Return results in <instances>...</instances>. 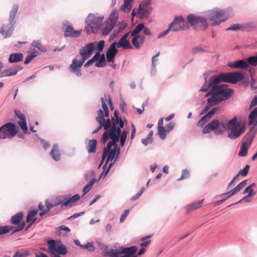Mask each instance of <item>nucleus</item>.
<instances>
[{"mask_svg": "<svg viewBox=\"0 0 257 257\" xmlns=\"http://www.w3.org/2000/svg\"><path fill=\"white\" fill-rule=\"evenodd\" d=\"M114 115L115 118L112 119V125L109 132H104L100 140L102 144H105L109 138L111 140L108 143L106 147L104 149L101 163L107 157L104 166L109 161H112L115 157V160H116L120 154V149L117 147L116 143L119 141V135L121 133L120 128L123 127L124 124L121 118L118 117L116 111L114 112Z\"/></svg>", "mask_w": 257, "mask_h": 257, "instance_id": "nucleus-1", "label": "nucleus"}, {"mask_svg": "<svg viewBox=\"0 0 257 257\" xmlns=\"http://www.w3.org/2000/svg\"><path fill=\"white\" fill-rule=\"evenodd\" d=\"M243 78L244 75L240 72L221 73L218 76H213L209 79L208 82H205L199 91H206L210 87H212L213 85L218 84L221 81L234 84Z\"/></svg>", "mask_w": 257, "mask_h": 257, "instance_id": "nucleus-2", "label": "nucleus"}, {"mask_svg": "<svg viewBox=\"0 0 257 257\" xmlns=\"http://www.w3.org/2000/svg\"><path fill=\"white\" fill-rule=\"evenodd\" d=\"M223 128L227 131V137L232 140L237 139L244 132V126L238 121L236 117L223 124Z\"/></svg>", "mask_w": 257, "mask_h": 257, "instance_id": "nucleus-3", "label": "nucleus"}, {"mask_svg": "<svg viewBox=\"0 0 257 257\" xmlns=\"http://www.w3.org/2000/svg\"><path fill=\"white\" fill-rule=\"evenodd\" d=\"M19 9L18 5H14L10 11L9 21V24H4L0 29V34L5 38L11 36L14 31V25L16 22L15 18Z\"/></svg>", "mask_w": 257, "mask_h": 257, "instance_id": "nucleus-4", "label": "nucleus"}, {"mask_svg": "<svg viewBox=\"0 0 257 257\" xmlns=\"http://www.w3.org/2000/svg\"><path fill=\"white\" fill-rule=\"evenodd\" d=\"M103 17H98L94 14H90L86 19L87 25L85 27V31L87 34L97 33L101 24Z\"/></svg>", "mask_w": 257, "mask_h": 257, "instance_id": "nucleus-5", "label": "nucleus"}, {"mask_svg": "<svg viewBox=\"0 0 257 257\" xmlns=\"http://www.w3.org/2000/svg\"><path fill=\"white\" fill-rule=\"evenodd\" d=\"M18 127L12 122H7L0 127V139H12L18 133Z\"/></svg>", "mask_w": 257, "mask_h": 257, "instance_id": "nucleus-6", "label": "nucleus"}, {"mask_svg": "<svg viewBox=\"0 0 257 257\" xmlns=\"http://www.w3.org/2000/svg\"><path fill=\"white\" fill-rule=\"evenodd\" d=\"M205 17L212 22L211 25L213 26L219 25L227 19L222 10L209 11L206 13Z\"/></svg>", "mask_w": 257, "mask_h": 257, "instance_id": "nucleus-7", "label": "nucleus"}, {"mask_svg": "<svg viewBox=\"0 0 257 257\" xmlns=\"http://www.w3.org/2000/svg\"><path fill=\"white\" fill-rule=\"evenodd\" d=\"M189 28L188 24L182 17H176L174 21L170 24L169 27L164 32L166 36L171 30L177 32L186 30Z\"/></svg>", "mask_w": 257, "mask_h": 257, "instance_id": "nucleus-8", "label": "nucleus"}, {"mask_svg": "<svg viewBox=\"0 0 257 257\" xmlns=\"http://www.w3.org/2000/svg\"><path fill=\"white\" fill-rule=\"evenodd\" d=\"M188 23L194 26L196 30H204L207 28V23L205 18L190 14L187 17Z\"/></svg>", "mask_w": 257, "mask_h": 257, "instance_id": "nucleus-9", "label": "nucleus"}, {"mask_svg": "<svg viewBox=\"0 0 257 257\" xmlns=\"http://www.w3.org/2000/svg\"><path fill=\"white\" fill-rule=\"evenodd\" d=\"M118 18L117 11L115 10H112L104 23V28L102 29L103 35H107L111 31L117 21Z\"/></svg>", "mask_w": 257, "mask_h": 257, "instance_id": "nucleus-10", "label": "nucleus"}, {"mask_svg": "<svg viewBox=\"0 0 257 257\" xmlns=\"http://www.w3.org/2000/svg\"><path fill=\"white\" fill-rule=\"evenodd\" d=\"M79 198L80 196L78 195V194H76L70 199H65L62 201L53 204L50 203L48 200H46L45 205L46 206V208H45V209H46L47 211L49 212L52 208L59 205H61V206H72L76 201L79 199Z\"/></svg>", "mask_w": 257, "mask_h": 257, "instance_id": "nucleus-11", "label": "nucleus"}, {"mask_svg": "<svg viewBox=\"0 0 257 257\" xmlns=\"http://www.w3.org/2000/svg\"><path fill=\"white\" fill-rule=\"evenodd\" d=\"M254 135V133L249 132L244 136L243 138L244 141L241 145L240 150L238 153V155L240 156L245 157L247 155L248 148L251 144Z\"/></svg>", "mask_w": 257, "mask_h": 257, "instance_id": "nucleus-12", "label": "nucleus"}, {"mask_svg": "<svg viewBox=\"0 0 257 257\" xmlns=\"http://www.w3.org/2000/svg\"><path fill=\"white\" fill-rule=\"evenodd\" d=\"M223 124H225V123L221 122L217 119L213 120L203 128L202 132L203 134H208L210 131L214 130L216 134L222 133V131L219 128L220 126L223 127Z\"/></svg>", "mask_w": 257, "mask_h": 257, "instance_id": "nucleus-13", "label": "nucleus"}, {"mask_svg": "<svg viewBox=\"0 0 257 257\" xmlns=\"http://www.w3.org/2000/svg\"><path fill=\"white\" fill-rule=\"evenodd\" d=\"M24 217V214L23 212H20L16 213L13 215L11 219V222L14 225H17V227L14 230V232L19 231L22 230L25 225V222H22Z\"/></svg>", "mask_w": 257, "mask_h": 257, "instance_id": "nucleus-14", "label": "nucleus"}, {"mask_svg": "<svg viewBox=\"0 0 257 257\" xmlns=\"http://www.w3.org/2000/svg\"><path fill=\"white\" fill-rule=\"evenodd\" d=\"M94 49V44L93 43H88L80 49L79 52L83 61H85L92 55Z\"/></svg>", "mask_w": 257, "mask_h": 257, "instance_id": "nucleus-15", "label": "nucleus"}, {"mask_svg": "<svg viewBox=\"0 0 257 257\" xmlns=\"http://www.w3.org/2000/svg\"><path fill=\"white\" fill-rule=\"evenodd\" d=\"M84 62L82 59L78 60L77 57L75 58L69 67L70 70L72 73H76L78 76H81L82 74L79 68L82 66Z\"/></svg>", "mask_w": 257, "mask_h": 257, "instance_id": "nucleus-16", "label": "nucleus"}, {"mask_svg": "<svg viewBox=\"0 0 257 257\" xmlns=\"http://www.w3.org/2000/svg\"><path fill=\"white\" fill-rule=\"evenodd\" d=\"M98 116L96 118V121L99 122V124L101 123L102 127H103L104 130L107 132V130L110 127L111 125V121L110 119L107 118L106 121L104 118V114L102 110L100 109L97 111ZM108 132L109 133V131Z\"/></svg>", "mask_w": 257, "mask_h": 257, "instance_id": "nucleus-17", "label": "nucleus"}, {"mask_svg": "<svg viewBox=\"0 0 257 257\" xmlns=\"http://www.w3.org/2000/svg\"><path fill=\"white\" fill-rule=\"evenodd\" d=\"M116 47H117L116 43H112L106 52V59L108 62L113 61L115 56L118 53V50L116 48Z\"/></svg>", "mask_w": 257, "mask_h": 257, "instance_id": "nucleus-18", "label": "nucleus"}, {"mask_svg": "<svg viewBox=\"0 0 257 257\" xmlns=\"http://www.w3.org/2000/svg\"><path fill=\"white\" fill-rule=\"evenodd\" d=\"M130 32L126 33L119 40L118 43H116V46L117 48L122 47L123 49H131L132 48V46L128 40H127Z\"/></svg>", "mask_w": 257, "mask_h": 257, "instance_id": "nucleus-19", "label": "nucleus"}, {"mask_svg": "<svg viewBox=\"0 0 257 257\" xmlns=\"http://www.w3.org/2000/svg\"><path fill=\"white\" fill-rule=\"evenodd\" d=\"M38 214V210L36 209L30 208L27 214L26 217V222L29 223L27 229L32 225L35 221H37V219L35 216Z\"/></svg>", "mask_w": 257, "mask_h": 257, "instance_id": "nucleus-20", "label": "nucleus"}, {"mask_svg": "<svg viewBox=\"0 0 257 257\" xmlns=\"http://www.w3.org/2000/svg\"><path fill=\"white\" fill-rule=\"evenodd\" d=\"M121 254V246L118 245L112 246L109 250L105 253V255L110 257H118Z\"/></svg>", "mask_w": 257, "mask_h": 257, "instance_id": "nucleus-21", "label": "nucleus"}, {"mask_svg": "<svg viewBox=\"0 0 257 257\" xmlns=\"http://www.w3.org/2000/svg\"><path fill=\"white\" fill-rule=\"evenodd\" d=\"M228 66L230 68L246 69L248 67V65L247 62L243 60H239L233 63H229Z\"/></svg>", "mask_w": 257, "mask_h": 257, "instance_id": "nucleus-22", "label": "nucleus"}, {"mask_svg": "<svg viewBox=\"0 0 257 257\" xmlns=\"http://www.w3.org/2000/svg\"><path fill=\"white\" fill-rule=\"evenodd\" d=\"M203 201L204 199H202V200L198 201L187 205L185 207L186 213H188L201 207Z\"/></svg>", "mask_w": 257, "mask_h": 257, "instance_id": "nucleus-23", "label": "nucleus"}, {"mask_svg": "<svg viewBox=\"0 0 257 257\" xmlns=\"http://www.w3.org/2000/svg\"><path fill=\"white\" fill-rule=\"evenodd\" d=\"M248 119V125H253V126L257 125V107H254L250 112Z\"/></svg>", "mask_w": 257, "mask_h": 257, "instance_id": "nucleus-24", "label": "nucleus"}, {"mask_svg": "<svg viewBox=\"0 0 257 257\" xmlns=\"http://www.w3.org/2000/svg\"><path fill=\"white\" fill-rule=\"evenodd\" d=\"M151 8L150 7L146 6L142 4H140L139 10H138V15L142 18L147 17L151 13Z\"/></svg>", "mask_w": 257, "mask_h": 257, "instance_id": "nucleus-25", "label": "nucleus"}, {"mask_svg": "<svg viewBox=\"0 0 257 257\" xmlns=\"http://www.w3.org/2000/svg\"><path fill=\"white\" fill-rule=\"evenodd\" d=\"M81 30L75 31L72 26H68L65 31L66 37H76L80 35Z\"/></svg>", "mask_w": 257, "mask_h": 257, "instance_id": "nucleus-26", "label": "nucleus"}, {"mask_svg": "<svg viewBox=\"0 0 257 257\" xmlns=\"http://www.w3.org/2000/svg\"><path fill=\"white\" fill-rule=\"evenodd\" d=\"M132 43L136 49H139L143 45L145 37L143 36H133Z\"/></svg>", "mask_w": 257, "mask_h": 257, "instance_id": "nucleus-27", "label": "nucleus"}, {"mask_svg": "<svg viewBox=\"0 0 257 257\" xmlns=\"http://www.w3.org/2000/svg\"><path fill=\"white\" fill-rule=\"evenodd\" d=\"M225 86L223 85H219L218 84H214L212 86V88L210 90V93H207L205 96H208L209 94H213L217 96H219Z\"/></svg>", "mask_w": 257, "mask_h": 257, "instance_id": "nucleus-28", "label": "nucleus"}, {"mask_svg": "<svg viewBox=\"0 0 257 257\" xmlns=\"http://www.w3.org/2000/svg\"><path fill=\"white\" fill-rule=\"evenodd\" d=\"M137 249L138 248L136 246H132L128 247H121V253L128 256H135L134 254L136 253Z\"/></svg>", "mask_w": 257, "mask_h": 257, "instance_id": "nucleus-29", "label": "nucleus"}, {"mask_svg": "<svg viewBox=\"0 0 257 257\" xmlns=\"http://www.w3.org/2000/svg\"><path fill=\"white\" fill-rule=\"evenodd\" d=\"M23 59V55L21 53H13L9 58V61L11 63H17L21 62Z\"/></svg>", "mask_w": 257, "mask_h": 257, "instance_id": "nucleus-30", "label": "nucleus"}, {"mask_svg": "<svg viewBox=\"0 0 257 257\" xmlns=\"http://www.w3.org/2000/svg\"><path fill=\"white\" fill-rule=\"evenodd\" d=\"M51 157L55 160L59 161L61 158V154L58 149V146L57 144L53 145V148L50 152Z\"/></svg>", "mask_w": 257, "mask_h": 257, "instance_id": "nucleus-31", "label": "nucleus"}, {"mask_svg": "<svg viewBox=\"0 0 257 257\" xmlns=\"http://www.w3.org/2000/svg\"><path fill=\"white\" fill-rule=\"evenodd\" d=\"M48 244V250L51 253V255L56 253V250L58 246L56 241L53 239L49 240L47 241Z\"/></svg>", "mask_w": 257, "mask_h": 257, "instance_id": "nucleus-32", "label": "nucleus"}, {"mask_svg": "<svg viewBox=\"0 0 257 257\" xmlns=\"http://www.w3.org/2000/svg\"><path fill=\"white\" fill-rule=\"evenodd\" d=\"M211 94V97L207 99V103L209 106H212L214 105L217 104L221 101V99H220L218 96L213 94Z\"/></svg>", "mask_w": 257, "mask_h": 257, "instance_id": "nucleus-33", "label": "nucleus"}, {"mask_svg": "<svg viewBox=\"0 0 257 257\" xmlns=\"http://www.w3.org/2000/svg\"><path fill=\"white\" fill-rule=\"evenodd\" d=\"M232 93V90L231 89L224 87L218 96L220 99H221V101L226 100L230 97Z\"/></svg>", "mask_w": 257, "mask_h": 257, "instance_id": "nucleus-34", "label": "nucleus"}, {"mask_svg": "<svg viewBox=\"0 0 257 257\" xmlns=\"http://www.w3.org/2000/svg\"><path fill=\"white\" fill-rule=\"evenodd\" d=\"M32 46L34 47V52L37 53V50L42 52L46 51V49L45 47L41 44L39 41H34L32 44Z\"/></svg>", "mask_w": 257, "mask_h": 257, "instance_id": "nucleus-35", "label": "nucleus"}, {"mask_svg": "<svg viewBox=\"0 0 257 257\" xmlns=\"http://www.w3.org/2000/svg\"><path fill=\"white\" fill-rule=\"evenodd\" d=\"M133 0H124L123 4L121 6L120 9L124 12H129L132 8V2Z\"/></svg>", "mask_w": 257, "mask_h": 257, "instance_id": "nucleus-36", "label": "nucleus"}, {"mask_svg": "<svg viewBox=\"0 0 257 257\" xmlns=\"http://www.w3.org/2000/svg\"><path fill=\"white\" fill-rule=\"evenodd\" d=\"M97 145V140L93 139L90 140L87 147V150L89 153H95Z\"/></svg>", "mask_w": 257, "mask_h": 257, "instance_id": "nucleus-37", "label": "nucleus"}, {"mask_svg": "<svg viewBox=\"0 0 257 257\" xmlns=\"http://www.w3.org/2000/svg\"><path fill=\"white\" fill-rule=\"evenodd\" d=\"M234 194H230L228 195V194H223L219 196V198L220 199L219 200L216 201L214 202V205L215 206H217L221 203H222L224 201H225L227 199L231 197V196Z\"/></svg>", "mask_w": 257, "mask_h": 257, "instance_id": "nucleus-38", "label": "nucleus"}, {"mask_svg": "<svg viewBox=\"0 0 257 257\" xmlns=\"http://www.w3.org/2000/svg\"><path fill=\"white\" fill-rule=\"evenodd\" d=\"M246 180H244L240 182L239 184H238L235 187L231 190L230 191L227 193H237L241 191V190L245 187L246 185Z\"/></svg>", "mask_w": 257, "mask_h": 257, "instance_id": "nucleus-39", "label": "nucleus"}, {"mask_svg": "<svg viewBox=\"0 0 257 257\" xmlns=\"http://www.w3.org/2000/svg\"><path fill=\"white\" fill-rule=\"evenodd\" d=\"M144 28V24L141 23L139 24L136 27V28L131 33L132 36H140L139 33L143 30Z\"/></svg>", "mask_w": 257, "mask_h": 257, "instance_id": "nucleus-40", "label": "nucleus"}, {"mask_svg": "<svg viewBox=\"0 0 257 257\" xmlns=\"http://www.w3.org/2000/svg\"><path fill=\"white\" fill-rule=\"evenodd\" d=\"M95 66L97 67H102L105 65V60L104 54L100 55L99 53V56L97 57V60L95 61Z\"/></svg>", "mask_w": 257, "mask_h": 257, "instance_id": "nucleus-41", "label": "nucleus"}, {"mask_svg": "<svg viewBox=\"0 0 257 257\" xmlns=\"http://www.w3.org/2000/svg\"><path fill=\"white\" fill-rule=\"evenodd\" d=\"M106 100V98L105 97H102L101 98L102 107L104 111V112H103L104 116H105V117H108L109 116V110H108L107 106L105 103Z\"/></svg>", "mask_w": 257, "mask_h": 257, "instance_id": "nucleus-42", "label": "nucleus"}, {"mask_svg": "<svg viewBox=\"0 0 257 257\" xmlns=\"http://www.w3.org/2000/svg\"><path fill=\"white\" fill-rule=\"evenodd\" d=\"M254 194H247L246 196H244L239 201L232 203L231 205H233L240 202H249L252 200Z\"/></svg>", "mask_w": 257, "mask_h": 257, "instance_id": "nucleus-43", "label": "nucleus"}, {"mask_svg": "<svg viewBox=\"0 0 257 257\" xmlns=\"http://www.w3.org/2000/svg\"><path fill=\"white\" fill-rule=\"evenodd\" d=\"M67 253V247L63 244H61L58 245L57 250L56 253L58 254L65 255Z\"/></svg>", "mask_w": 257, "mask_h": 257, "instance_id": "nucleus-44", "label": "nucleus"}, {"mask_svg": "<svg viewBox=\"0 0 257 257\" xmlns=\"http://www.w3.org/2000/svg\"><path fill=\"white\" fill-rule=\"evenodd\" d=\"M18 124L20 126L21 128L23 131L24 134H29L28 131V127L27 125L26 119L24 120H20L18 122Z\"/></svg>", "mask_w": 257, "mask_h": 257, "instance_id": "nucleus-45", "label": "nucleus"}, {"mask_svg": "<svg viewBox=\"0 0 257 257\" xmlns=\"http://www.w3.org/2000/svg\"><path fill=\"white\" fill-rule=\"evenodd\" d=\"M96 179H91L88 184L84 187L83 189V193H87L90 189L92 187L93 184L96 182Z\"/></svg>", "mask_w": 257, "mask_h": 257, "instance_id": "nucleus-46", "label": "nucleus"}, {"mask_svg": "<svg viewBox=\"0 0 257 257\" xmlns=\"http://www.w3.org/2000/svg\"><path fill=\"white\" fill-rule=\"evenodd\" d=\"M247 63L252 66H256L257 65V55L256 56L249 57L247 59Z\"/></svg>", "mask_w": 257, "mask_h": 257, "instance_id": "nucleus-47", "label": "nucleus"}, {"mask_svg": "<svg viewBox=\"0 0 257 257\" xmlns=\"http://www.w3.org/2000/svg\"><path fill=\"white\" fill-rule=\"evenodd\" d=\"M29 251L28 250L17 251L13 255V257H27L29 255Z\"/></svg>", "mask_w": 257, "mask_h": 257, "instance_id": "nucleus-48", "label": "nucleus"}, {"mask_svg": "<svg viewBox=\"0 0 257 257\" xmlns=\"http://www.w3.org/2000/svg\"><path fill=\"white\" fill-rule=\"evenodd\" d=\"M99 56V53L97 52L95 55L90 60H89L85 64L84 66L86 67H89L94 62L97 60V57Z\"/></svg>", "mask_w": 257, "mask_h": 257, "instance_id": "nucleus-49", "label": "nucleus"}, {"mask_svg": "<svg viewBox=\"0 0 257 257\" xmlns=\"http://www.w3.org/2000/svg\"><path fill=\"white\" fill-rule=\"evenodd\" d=\"M13 229V226H0V235L5 234L6 233L9 232Z\"/></svg>", "mask_w": 257, "mask_h": 257, "instance_id": "nucleus-50", "label": "nucleus"}, {"mask_svg": "<svg viewBox=\"0 0 257 257\" xmlns=\"http://www.w3.org/2000/svg\"><path fill=\"white\" fill-rule=\"evenodd\" d=\"M38 53L36 52H33L30 55H28L25 59L24 63L28 64L32 60H33L35 57L37 56Z\"/></svg>", "mask_w": 257, "mask_h": 257, "instance_id": "nucleus-51", "label": "nucleus"}, {"mask_svg": "<svg viewBox=\"0 0 257 257\" xmlns=\"http://www.w3.org/2000/svg\"><path fill=\"white\" fill-rule=\"evenodd\" d=\"M127 136V132L125 131H123L121 134L120 133L119 137H120V145L121 147H123L125 141L126 139Z\"/></svg>", "mask_w": 257, "mask_h": 257, "instance_id": "nucleus-52", "label": "nucleus"}, {"mask_svg": "<svg viewBox=\"0 0 257 257\" xmlns=\"http://www.w3.org/2000/svg\"><path fill=\"white\" fill-rule=\"evenodd\" d=\"M158 133L160 138L162 140H164L166 137V130L164 127L158 128Z\"/></svg>", "mask_w": 257, "mask_h": 257, "instance_id": "nucleus-53", "label": "nucleus"}, {"mask_svg": "<svg viewBox=\"0 0 257 257\" xmlns=\"http://www.w3.org/2000/svg\"><path fill=\"white\" fill-rule=\"evenodd\" d=\"M11 71V69H6V70L3 71L1 74L0 76L1 77H4L14 76L16 75V72H15L14 73H10Z\"/></svg>", "mask_w": 257, "mask_h": 257, "instance_id": "nucleus-54", "label": "nucleus"}, {"mask_svg": "<svg viewBox=\"0 0 257 257\" xmlns=\"http://www.w3.org/2000/svg\"><path fill=\"white\" fill-rule=\"evenodd\" d=\"M250 166L248 165H246L244 168L242 170H240L239 172L238 173L239 175H241L242 176H246L248 172V171L249 170Z\"/></svg>", "mask_w": 257, "mask_h": 257, "instance_id": "nucleus-55", "label": "nucleus"}, {"mask_svg": "<svg viewBox=\"0 0 257 257\" xmlns=\"http://www.w3.org/2000/svg\"><path fill=\"white\" fill-rule=\"evenodd\" d=\"M56 232L58 235H60L61 234V231L62 230H65L66 232H69L70 231V229L69 228H68L67 226H65L64 225H62L61 226H59L57 227L56 229Z\"/></svg>", "mask_w": 257, "mask_h": 257, "instance_id": "nucleus-56", "label": "nucleus"}, {"mask_svg": "<svg viewBox=\"0 0 257 257\" xmlns=\"http://www.w3.org/2000/svg\"><path fill=\"white\" fill-rule=\"evenodd\" d=\"M81 248L88 249L89 251H93L95 249L93 244L91 242H88L85 245H82Z\"/></svg>", "mask_w": 257, "mask_h": 257, "instance_id": "nucleus-57", "label": "nucleus"}, {"mask_svg": "<svg viewBox=\"0 0 257 257\" xmlns=\"http://www.w3.org/2000/svg\"><path fill=\"white\" fill-rule=\"evenodd\" d=\"M218 110H220V108H219L218 107L213 108L210 111H209L207 114H206L205 115V117H206L207 118L209 119V118H211L212 116H213V115L215 113V112Z\"/></svg>", "mask_w": 257, "mask_h": 257, "instance_id": "nucleus-58", "label": "nucleus"}, {"mask_svg": "<svg viewBox=\"0 0 257 257\" xmlns=\"http://www.w3.org/2000/svg\"><path fill=\"white\" fill-rule=\"evenodd\" d=\"M190 176L189 172L187 170H183L182 171V175L181 177L178 179V180H181L185 179H187Z\"/></svg>", "mask_w": 257, "mask_h": 257, "instance_id": "nucleus-59", "label": "nucleus"}, {"mask_svg": "<svg viewBox=\"0 0 257 257\" xmlns=\"http://www.w3.org/2000/svg\"><path fill=\"white\" fill-rule=\"evenodd\" d=\"M16 116L19 118L21 120L26 119L25 115L19 110L15 111Z\"/></svg>", "mask_w": 257, "mask_h": 257, "instance_id": "nucleus-60", "label": "nucleus"}, {"mask_svg": "<svg viewBox=\"0 0 257 257\" xmlns=\"http://www.w3.org/2000/svg\"><path fill=\"white\" fill-rule=\"evenodd\" d=\"M241 28V26L240 25L238 24H235L231 26L229 28L227 29L226 30L236 31L240 29Z\"/></svg>", "mask_w": 257, "mask_h": 257, "instance_id": "nucleus-61", "label": "nucleus"}, {"mask_svg": "<svg viewBox=\"0 0 257 257\" xmlns=\"http://www.w3.org/2000/svg\"><path fill=\"white\" fill-rule=\"evenodd\" d=\"M255 185V183H252L249 186L247 187L244 190L243 193H252L253 189L252 188L254 187Z\"/></svg>", "mask_w": 257, "mask_h": 257, "instance_id": "nucleus-62", "label": "nucleus"}, {"mask_svg": "<svg viewBox=\"0 0 257 257\" xmlns=\"http://www.w3.org/2000/svg\"><path fill=\"white\" fill-rule=\"evenodd\" d=\"M23 69V67L20 65H16L14 68H11V71H10V73H14L16 72V74L18 73V71L21 70Z\"/></svg>", "mask_w": 257, "mask_h": 257, "instance_id": "nucleus-63", "label": "nucleus"}, {"mask_svg": "<svg viewBox=\"0 0 257 257\" xmlns=\"http://www.w3.org/2000/svg\"><path fill=\"white\" fill-rule=\"evenodd\" d=\"M256 105H257V96L254 97L252 99L250 104L249 109H250L252 107Z\"/></svg>", "mask_w": 257, "mask_h": 257, "instance_id": "nucleus-64", "label": "nucleus"}]
</instances>
